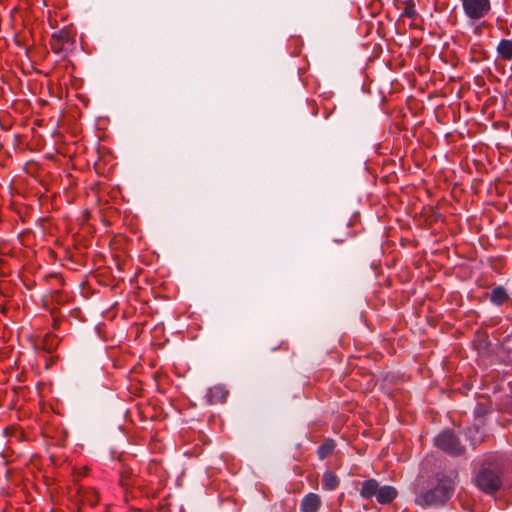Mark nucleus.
Wrapping results in <instances>:
<instances>
[{"instance_id":"obj_1","label":"nucleus","mask_w":512,"mask_h":512,"mask_svg":"<svg viewBox=\"0 0 512 512\" xmlns=\"http://www.w3.org/2000/svg\"><path fill=\"white\" fill-rule=\"evenodd\" d=\"M453 491L454 483L446 475H437L435 479L420 478L415 485L414 502L422 508L442 506L450 499Z\"/></svg>"},{"instance_id":"obj_2","label":"nucleus","mask_w":512,"mask_h":512,"mask_svg":"<svg viewBox=\"0 0 512 512\" xmlns=\"http://www.w3.org/2000/svg\"><path fill=\"white\" fill-rule=\"evenodd\" d=\"M505 461L498 454H488L482 460L475 475L476 486L486 494L497 492L502 486Z\"/></svg>"},{"instance_id":"obj_3","label":"nucleus","mask_w":512,"mask_h":512,"mask_svg":"<svg viewBox=\"0 0 512 512\" xmlns=\"http://www.w3.org/2000/svg\"><path fill=\"white\" fill-rule=\"evenodd\" d=\"M461 5L468 22L484 19L492 9L491 0H461Z\"/></svg>"},{"instance_id":"obj_4","label":"nucleus","mask_w":512,"mask_h":512,"mask_svg":"<svg viewBox=\"0 0 512 512\" xmlns=\"http://www.w3.org/2000/svg\"><path fill=\"white\" fill-rule=\"evenodd\" d=\"M434 444L451 456H461L465 452V447L452 430H444L439 433L434 440Z\"/></svg>"},{"instance_id":"obj_5","label":"nucleus","mask_w":512,"mask_h":512,"mask_svg":"<svg viewBox=\"0 0 512 512\" xmlns=\"http://www.w3.org/2000/svg\"><path fill=\"white\" fill-rule=\"evenodd\" d=\"M398 496V491L395 487L390 485L379 486L376 501L381 505H388L392 503Z\"/></svg>"},{"instance_id":"obj_6","label":"nucleus","mask_w":512,"mask_h":512,"mask_svg":"<svg viewBox=\"0 0 512 512\" xmlns=\"http://www.w3.org/2000/svg\"><path fill=\"white\" fill-rule=\"evenodd\" d=\"M228 396V390L223 385H216L211 387L207 394L206 399L209 404L224 403Z\"/></svg>"},{"instance_id":"obj_7","label":"nucleus","mask_w":512,"mask_h":512,"mask_svg":"<svg viewBox=\"0 0 512 512\" xmlns=\"http://www.w3.org/2000/svg\"><path fill=\"white\" fill-rule=\"evenodd\" d=\"M360 490L359 494L363 499H372L373 497L376 498L378 489H379V482L374 479L370 478L367 480H364L360 483Z\"/></svg>"},{"instance_id":"obj_8","label":"nucleus","mask_w":512,"mask_h":512,"mask_svg":"<svg viewBox=\"0 0 512 512\" xmlns=\"http://www.w3.org/2000/svg\"><path fill=\"white\" fill-rule=\"evenodd\" d=\"M322 504L321 498L316 493H308L301 501L302 512H317Z\"/></svg>"},{"instance_id":"obj_9","label":"nucleus","mask_w":512,"mask_h":512,"mask_svg":"<svg viewBox=\"0 0 512 512\" xmlns=\"http://www.w3.org/2000/svg\"><path fill=\"white\" fill-rule=\"evenodd\" d=\"M509 294L503 286H497L489 293V300L496 306H501L509 300Z\"/></svg>"},{"instance_id":"obj_10","label":"nucleus","mask_w":512,"mask_h":512,"mask_svg":"<svg viewBox=\"0 0 512 512\" xmlns=\"http://www.w3.org/2000/svg\"><path fill=\"white\" fill-rule=\"evenodd\" d=\"M340 485L339 477L333 471H325L322 476V489L325 491L336 490Z\"/></svg>"},{"instance_id":"obj_11","label":"nucleus","mask_w":512,"mask_h":512,"mask_svg":"<svg viewBox=\"0 0 512 512\" xmlns=\"http://www.w3.org/2000/svg\"><path fill=\"white\" fill-rule=\"evenodd\" d=\"M498 57L504 61L512 60V39H501L496 48Z\"/></svg>"},{"instance_id":"obj_12","label":"nucleus","mask_w":512,"mask_h":512,"mask_svg":"<svg viewBox=\"0 0 512 512\" xmlns=\"http://www.w3.org/2000/svg\"><path fill=\"white\" fill-rule=\"evenodd\" d=\"M336 447V442L332 438H327L324 442L317 448V455L320 460H324L329 457Z\"/></svg>"},{"instance_id":"obj_13","label":"nucleus","mask_w":512,"mask_h":512,"mask_svg":"<svg viewBox=\"0 0 512 512\" xmlns=\"http://www.w3.org/2000/svg\"><path fill=\"white\" fill-rule=\"evenodd\" d=\"M131 476H132V471L128 468H125L121 471L120 473V479H119V483L120 485L123 487V488H129L132 486V480H131Z\"/></svg>"},{"instance_id":"obj_14","label":"nucleus","mask_w":512,"mask_h":512,"mask_svg":"<svg viewBox=\"0 0 512 512\" xmlns=\"http://www.w3.org/2000/svg\"><path fill=\"white\" fill-rule=\"evenodd\" d=\"M58 344V339L52 334H47L43 339V347L48 352H52Z\"/></svg>"},{"instance_id":"obj_15","label":"nucleus","mask_w":512,"mask_h":512,"mask_svg":"<svg viewBox=\"0 0 512 512\" xmlns=\"http://www.w3.org/2000/svg\"><path fill=\"white\" fill-rule=\"evenodd\" d=\"M468 23L471 26H473L472 32L475 36H481L483 34L484 29L490 27V24L487 21H485L484 19L478 21L477 23H475V22H468Z\"/></svg>"},{"instance_id":"obj_16","label":"nucleus","mask_w":512,"mask_h":512,"mask_svg":"<svg viewBox=\"0 0 512 512\" xmlns=\"http://www.w3.org/2000/svg\"><path fill=\"white\" fill-rule=\"evenodd\" d=\"M416 15H417V12L415 9V4L413 1L410 0L404 8V10L402 12V16L410 18V19H414L416 17Z\"/></svg>"},{"instance_id":"obj_17","label":"nucleus","mask_w":512,"mask_h":512,"mask_svg":"<svg viewBox=\"0 0 512 512\" xmlns=\"http://www.w3.org/2000/svg\"><path fill=\"white\" fill-rule=\"evenodd\" d=\"M489 413V407L485 403H477L474 408V415L477 419L483 418Z\"/></svg>"},{"instance_id":"obj_18","label":"nucleus","mask_w":512,"mask_h":512,"mask_svg":"<svg viewBox=\"0 0 512 512\" xmlns=\"http://www.w3.org/2000/svg\"><path fill=\"white\" fill-rule=\"evenodd\" d=\"M51 48L55 53H61L65 49L64 43L56 38L54 35L52 36Z\"/></svg>"},{"instance_id":"obj_19","label":"nucleus","mask_w":512,"mask_h":512,"mask_svg":"<svg viewBox=\"0 0 512 512\" xmlns=\"http://www.w3.org/2000/svg\"><path fill=\"white\" fill-rule=\"evenodd\" d=\"M56 38H59L64 45L69 41V34L66 31H60L59 33L53 34Z\"/></svg>"},{"instance_id":"obj_20","label":"nucleus","mask_w":512,"mask_h":512,"mask_svg":"<svg viewBox=\"0 0 512 512\" xmlns=\"http://www.w3.org/2000/svg\"><path fill=\"white\" fill-rule=\"evenodd\" d=\"M483 441V433H480L478 437H471V443L473 446L481 443Z\"/></svg>"},{"instance_id":"obj_21","label":"nucleus","mask_w":512,"mask_h":512,"mask_svg":"<svg viewBox=\"0 0 512 512\" xmlns=\"http://www.w3.org/2000/svg\"><path fill=\"white\" fill-rule=\"evenodd\" d=\"M486 346H487L486 340H483L479 343V348H486Z\"/></svg>"},{"instance_id":"obj_22","label":"nucleus","mask_w":512,"mask_h":512,"mask_svg":"<svg viewBox=\"0 0 512 512\" xmlns=\"http://www.w3.org/2000/svg\"><path fill=\"white\" fill-rule=\"evenodd\" d=\"M475 432H476V434H479V429L475 428Z\"/></svg>"}]
</instances>
